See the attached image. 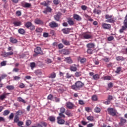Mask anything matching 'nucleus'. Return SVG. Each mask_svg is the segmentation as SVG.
<instances>
[{
	"label": "nucleus",
	"instance_id": "nucleus-32",
	"mask_svg": "<svg viewBox=\"0 0 127 127\" xmlns=\"http://www.w3.org/2000/svg\"><path fill=\"white\" fill-rule=\"evenodd\" d=\"M18 31V33H20V34H24V33H25V31L24 30V29L22 28L19 29Z\"/></svg>",
	"mask_w": 127,
	"mask_h": 127
},
{
	"label": "nucleus",
	"instance_id": "nucleus-27",
	"mask_svg": "<svg viewBox=\"0 0 127 127\" xmlns=\"http://www.w3.org/2000/svg\"><path fill=\"white\" fill-rule=\"evenodd\" d=\"M19 122V117L17 115H15L14 119V123H17Z\"/></svg>",
	"mask_w": 127,
	"mask_h": 127
},
{
	"label": "nucleus",
	"instance_id": "nucleus-51",
	"mask_svg": "<svg viewBox=\"0 0 127 127\" xmlns=\"http://www.w3.org/2000/svg\"><path fill=\"white\" fill-rule=\"evenodd\" d=\"M86 61V60L85 58H82V59H81L80 60V63H81V64L85 63Z\"/></svg>",
	"mask_w": 127,
	"mask_h": 127
},
{
	"label": "nucleus",
	"instance_id": "nucleus-6",
	"mask_svg": "<svg viewBox=\"0 0 127 127\" xmlns=\"http://www.w3.org/2000/svg\"><path fill=\"white\" fill-rule=\"evenodd\" d=\"M61 15H62V13L59 12L56 15H54V18L56 21H59V20H60V18H61Z\"/></svg>",
	"mask_w": 127,
	"mask_h": 127
},
{
	"label": "nucleus",
	"instance_id": "nucleus-63",
	"mask_svg": "<svg viewBox=\"0 0 127 127\" xmlns=\"http://www.w3.org/2000/svg\"><path fill=\"white\" fill-rule=\"evenodd\" d=\"M81 9H82V10H86V9H87V6L86 5H82Z\"/></svg>",
	"mask_w": 127,
	"mask_h": 127
},
{
	"label": "nucleus",
	"instance_id": "nucleus-20",
	"mask_svg": "<svg viewBox=\"0 0 127 127\" xmlns=\"http://www.w3.org/2000/svg\"><path fill=\"white\" fill-rule=\"evenodd\" d=\"M67 23L69 25H74V21L71 18H68L67 19Z\"/></svg>",
	"mask_w": 127,
	"mask_h": 127
},
{
	"label": "nucleus",
	"instance_id": "nucleus-1",
	"mask_svg": "<svg viewBox=\"0 0 127 127\" xmlns=\"http://www.w3.org/2000/svg\"><path fill=\"white\" fill-rule=\"evenodd\" d=\"M83 86L84 83L80 81H78L75 83L74 85L71 86V88L73 90H78V89L82 88Z\"/></svg>",
	"mask_w": 127,
	"mask_h": 127
},
{
	"label": "nucleus",
	"instance_id": "nucleus-39",
	"mask_svg": "<svg viewBox=\"0 0 127 127\" xmlns=\"http://www.w3.org/2000/svg\"><path fill=\"white\" fill-rule=\"evenodd\" d=\"M87 120H88V121H90V122H92V121L94 120V117L92 116H88L87 117Z\"/></svg>",
	"mask_w": 127,
	"mask_h": 127
},
{
	"label": "nucleus",
	"instance_id": "nucleus-19",
	"mask_svg": "<svg viewBox=\"0 0 127 127\" xmlns=\"http://www.w3.org/2000/svg\"><path fill=\"white\" fill-rule=\"evenodd\" d=\"M48 119L52 123H55V117L54 116H50L48 117Z\"/></svg>",
	"mask_w": 127,
	"mask_h": 127
},
{
	"label": "nucleus",
	"instance_id": "nucleus-26",
	"mask_svg": "<svg viewBox=\"0 0 127 127\" xmlns=\"http://www.w3.org/2000/svg\"><path fill=\"white\" fill-rule=\"evenodd\" d=\"M63 43L64 44V45H70V42L69 41L65 40V39H62V40Z\"/></svg>",
	"mask_w": 127,
	"mask_h": 127
},
{
	"label": "nucleus",
	"instance_id": "nucleus-49",
	"mask_svg": "<svg viewBox=\"0 0 127 127\" xmlns=\"http://www.w3.org/2000/svg\"><path fill=\"white\" fill-rule=\"evenodd\" d=\"M92 99L93 101H97V100H98V97H97V95H93Z\"/></svg>",
	"mask_w": 127,
	"mask_h": 127
},
{
	"label": "nucleus",
	"instance_id": "nucleus-55",
	"mask_svg": "<svg viewBox=\"0 0 127 127\" xmlns=\"http://www.w3.org/2000/svg\"><path fill=\"white\" fill-rule=\"evenodd\" d=\"M53 2L54 4H59V0H54Z\"/></svg>",
	"mask_w": 127,
	"mask_h": 127
},
{
	"label": "nucleus",
	"instance_id": "nucleus-29",
	"mask_svg": "<svg viewBox=\"0 0 127 127\" xmlns=\"http://www.w3.org/2000/svg\"><path fill=\"white\" fill-rule=\"evenodd\" d=\"M6 88L9 91H10V90H14V86H13V85H7Z\"/></svg>",
	"mask_w": 127,
	"mask_h": 127
},
{
	"label": "nucleus",
	"instance_id": "nucleus-45",
	"mask_svg": "<svg viewBox=\"0 0 127 127\" xmlns=\"http://www.w3.org/2000/svg\"><path fill=\"white\" fill-rule=\"evenodd\" d=\"M58 47L59 49H62V48L64 47V45H63V44L62 43H60L58 45Z\"/></svg>",
	"mask_w": 127,
	"mask_h": 127
},
{
	"label": "nucleus",
	"instance_id": "nucleus-40",
	"mask_svg": "<svg viewBox=\"0 0 127 127\" xmlns=\"http://www.w3.org/2000/svg\"><path fill=\"white\" fill-rule=\"evenodd\" d=\"M81 75H82V72L81 71H76L75 73V75L76 76V77H80Z\"/></svg>",
	"mask_w": 127,
	"mask_h": 127
},
{
	"label": "nucleus",
	"instance_id": "nucleus-50",
	"mask_svg": "<svg viewBox=\"0 0 127 127\" xmlns=\"http://www.w3.org/2000/svg\"><path fill=\"white\" fill-rule=\"evenodd\" d=\"M26 126H30V125H31V121L27 120L26 122Z\"/></svg>",
	"mask_w": 127,
	"mask_h": 127
},
{
	"label": "nucleus",
	"instance_id": "nucleus-31",
	"mask_svg": "<svg viewBox=\"0 0 127 127\" xmlns=\"http://www.w3.org/2000/svg\"><path fill=\"white\" fill-rule=\"evenodd\" d=\"M70 70L72 72H76V71H77V67L75 66H71L70 67Z\"/></svg>",
	"mask_w": 127,
	"mask_h": 127
},
{
	"label": "nucleus",
	"instance_id": "nucleus-9",
	"mask_svg": "<svg viewBox=\"0 0 127 127\" xmlns=\"http://www.w3.org/2000/svg\"><path fill=\"white\" fill-rule=\"evenodd\" d=\"M52 11V9L51 7L47 6L45 8V10L43 11V13H45V14H47L48 12H51Z\"/></svg>",
	"mask_w": 127,
	"mask_h": 127
},
{
	"label": "nucleus",
	"instance_id": "nucleus-54",
	"mask_svg": "<svg viewBox=\"0 0 127 127\" xmlns=\"http://www.w3.org/2000/svg\"><path fill=\"white\" fill-rule=\"evenodd\" d=\"M78 103H79V105H85V103L84 102V101H83L82 100H79L78 101Z\"/></svg>",
	"mask_w": 127,
	"mask_h": 127
},
{
	"label": "nucleus",
	"instance_id": "nucleus-22",
	"mask_svg": "<svg viewBox=\"0 0 127 127\" xmlns=\"http://www.w3.org/2000/svg\"><path fill=\"white\" fill-rule=\"evenodd\" d=\"M116 60L117 61H124L125 60V58L122 56H118L116 57Z\"/></svg>",
	"mask_w": 127,
	"mask_h": 127
},
{
	"label": "nucleus",
	"instance_id": "nucleus-5",
	"mask_svg": "<svg viewBox=\"0 0 127 127\" xmlns=\"http://www.w3.org/2000/svg\"><path fill=\"white\" fill-rule=\"evenodd\" d=\"M108 111L109 115H111V116H116L117 115V112H116V110L113 108H108Z\"/></svg>",
	"mask_w": 127,
	"mask_h": 127
},
{
	"label": "nucleus",
	"instance_id": "nucleus-43",
	"mask_svg": "<svg viewBox=\"0 0 127 127\" xmlns=\"http://www.w3.org/2000/svg\"><path fill=\"white\" fill-rule=\"evenodd\" d=\"M93 49H88L87 52L88 54H92V53H93Z\"/></svg>",
	"mask_w": 127,
	"mask_h": 127
},
{
	"label": "nucleus",
	"instance_id": "nucleus-64",
	"mask_svg": "<svg viewBox=\"0 0 127 127\" xmlns=\"http://www.w3.org/2000/svg\"><path fill=\"white\" fill-rule=\"evenodd\" d=\"M110 79H111V77L109 76H105L104 77V80H110Z\"/></svg>",
	"mask_w": 127,
	"mask_h": 127
},
{
	"label": "nucleus",
	"instance_id": "nucleus-4",
	"mask_svg": "<svg viewBox=\"0 0 127 127\" xmlns=\"http://www.w3.org/2000/svg\"><path fill=\"white\" fill-rule=\"evenodd\" d=\"M35 54H34V56H37L38 54H41L42 53V51H41V48L39 47H37L35 50H34Z\"/></svg>",
	"mask_w": 127,
	"mask_h": 127
},
{
	"label": "nucleus",
	"instance_id": "nucleus-48",
	"mask_svg": "<svg viewBox=\"0 0 127 127\" xmlns=\"http://www.w3.org/2000/svg\"><path fill=\"white\" fill-rule=\"evenodd\" d=\"M36 65V64H35V63H30V67H31V68H35Z\"/></svg>",
	"mask_w": 127,
	"mask_h": 127
},
{
	"label": "nucleus",
	"instance_id": "nucleus-36",
	"mask_svg": "<svg viewBox=\"0 0 127 127\" xmlns=\"http://www.w3.org/2000/svg\"><path fill=\"white\" fill-rule=\"evenodd\" d=\"M64 113H59V117H57L58 119H61L62 118H64V119H65V117L64 115Z\"/></svg>",
	"mask_w": 127,
	"mask_h": 127
},
{
	"label": "nucleus",
	"instance_id": "nucleus-17",
	"mask_svg": "<svg viewBox=\"0 0 127 127\" xmlns=\"http://www.w3.org/2000/svg\"><path fill=\"white\" fill-rule=\"evenodd\" d=\"M126 123H127V120L126 119H124L123 117L120 118V123H119V125L123 126Z\"/></svg>",
	"mask_w": 127,
	"mask_h": 127
},
{
	"label": "nucleus",
	"instance_id": "nucleus-24",
	"mask_svg": "<svg viewBox=\"0 0 127 127\" xmlns=\"http://www.w3.org/2000/svg\"><path fill=\"white\" fill-rule=\"evenodd\" d=\"M13 24L15 26H20L21 25V21H15L13 22Z\"/></svg>",
	"mask_w": 127,
	"mask_h": 127
},
{
	"label": "nucleus",
	"instance_id": "nucleus-21",
	"mask_svg": "<svg viewBox=\"0 0 127 127\" xmlns=\"http://www.w3.org/2000/svg\"><path fill=\"white\" fill-rule=\"evenodd\" d=\"M49 78H51V79H54L56 78V73L55 72H52L50 74Z\"/></svg>",
	"mask_w": 127,
	"mask_h": 127
},
{
	"label": "nucleus",
	"instance_id": "nucleus-15",
	"mask_svg": "<svg viewBox=\"0 0 127 127\" xmlns=\"http://www.w3.org/2000/svg\"><path fill=\"white\" fill-rule=\"evenodd\" d=\"M9 93H3L0 96V101H3L4 99H6L7 95H8Z\"/></svg>",
	"mask_w": 127,
	"mask_h": 127
},
{
	"label": "nucleus",
	"instance_id": "nucleus-7",
	"mask_svg": "<svg viewBox=\"0 0 127 127\" xmlns=\"http://www.w3.org/2000/svg\"><path fill=\"white\" fill-rule=\"evenodd\" d=\"M49 26L51 27V28H54L55 27H58V24L55 22V21H52L49 24Z\"/></svg>",
	"mask_w": 127,
	"mask_h": 127
},
{
	"label": "nucleus",
	"instance_id": "nucleus-12",
	"mask_svg": "<svg viewBox=\"0 0 127 127\" xmlns=\"http://www.w3.org/2000/svg\"><path fill=\"white\" fill-rule=\"evenodd\" d=\"M64 61L66 63H68V64H72V63H73V61L72 60V59H71L70 57L65 58L64 59Z\"/></svg>",
	"mask_w": 127,
	"mask_h": 127
},
{
	"label": "nucleus",
	"instance_id": "nucleus-59",
	"mask_svg": "<svg viewBox=\"0 0 127 127\" xmlns=\"http://www.w3.org/2000/svg\"><path fill=\"white\" fill-rule=\"evenodd\" d=\"M2 56H3V57H7L8 55H7V53L6 52H4L3 54H2Z\"/></svg>",
	"mask_w": 127,
	"mask_h": 127
},
{
	"label": "nucleus",
	"instance_id": "nucleus-18",
	"mask_svg": "<svg viewBox=\"0 0 127 127\" xmlns=\"http://www.w3.org/2000/svg\"><path fill=\"white\" fill-rule=\"evenodd\" d=\"M66 107L69 109H73L74 108V105L71 102H67L66 103Z\"/></svg>",
	"mask_w": 127,
	"mask_h": 127
},
{
	"label": "nucleus",
	"instance_id": "nucleus-25",
	"mask_svg": "<svg viewBox=\"0 0 127 127\" xmlns=\"http://www.w3.org/2000/svg\"><path fill=\"white\" fill-rule=\"evenodd\" d=\"M60 114H64L66 112V109L64 107H61L60 108Z\"/></svg>",
	"mask_w": 127,
	"mask_h": 127
},
{
	"label": "nucleus",
	"instance_id": "nucleus-16",
	"mask_svg": "<svg viewBox=\"0 0 127 127\" xmlns=\"http://www.w3.org/2000/svg\"><path fill=\"white\" fill-rule=\"evenodd\" d=\"M86 46L88 49H94V48H95V44L89 43L87 44Z\"/></svg>",
	"mask_w": 127,
	"mask_h": 127
},
{
	"label": "nucleus",
	"instance_id": "nucleus-41",
	"mask_svg": "<svg viewBox=\"0 0 127 127\" xmlns=\"http://www.w3.org/2000/svg\"><path fill=\"white\" fill-rule=\"evenodd\" d=\"M84 38L85 39H89L91 38V35L89 34H85L83 36Z\"/></svg>",
	"mask_w": 127,
	"mask_h": 127
},
{
	"label": "nucleus",
	"instance_id": "nucleus-47",
	"mask_svg": "<svg viewBox=\"0 0 127 127\" xmlns=\"http://www.w3.org/2000/svg\"><path fill=\"white\" fill-rule=\"evenodd\" d=\"M95 113H100L101 112V109H100V108L96 107L95 109Z\"/></svg>",
	"mask_w": 127,
	"mask_h": 127
},
{
	"label": "nucleus",
	"instance_id": "nucleus-8",
	"mask_svg": "<svg viewBox=\"0 0 127 127\" xmlns=\"http://www.w3.org/2000/svg\"><path fill=\"white\" fill-rule=\"evenodd\" d=\"M102 27L104 29H110L112 27V25L110 24L103 23L102 24Z\"/></svg>",
	"mask_w": 127,
	"mask_h": 127
},
{
	"label": "nucleus",
	"instance_id": "nucleus-56",
	"mask_svg": "<svg viewBox=\"0 0 127 127\" xmlns=\"http://www.w3.org/2000/svg\"><path fill=\"white\" fill-rule=\"evenodd\" d=\"M14 116V115H13V113H11L9 116V119L10 120H12V119H13Z\"/></svg>",
	"mask_w": 127,
	"mask_h": 127
},
{
	"label": "nucleus",
	"instance_id": "nucleus-52",
	"mask_svg": "<svg viewBox=\"0 0 127 127\" xmlns=\"http://www.w3.org/2000/svg\"><path fill=\"white\" fill-rule=\"evenodd\" d=\"M16 14L18 16H20L21 15V12L19 10H18L16 12Z\"/></svg>",
	"mask_w": 127,
	"mask_h": 127
},
{
	"label": "nucleus",
	"instance_id": "nucleus-35",
	"mask_svg": "<svg viewBox=\"0 0 127 127\" xmlns=\"http://www.w3.org/2000/svg\"><path fill=\"white\" fill-rule=\"evenodd\" d=\"M35 73L36 75H41L42 74V72H41V70L38 69L35 71Z\"/></svg>",
	"mask_w": 127,
	"mask_h": 127
},
{
	"label": "nucleus",
	"instance_id": "nucleus-2",
	"mask_svg": "<svg viewBox=\"0 0 127 127\" xmlns=\"http://www.w3.org/2000/svg\"><path fill=\"white\" fill-rule=\"evenodd\" d=\"M105 18L106 22H109V23H114V22H116V20H115V18L113 17V15H109V14H106L105 15Z\"/></svg>",
	"mask_w": 127,
	"mask_h": 127
},
{
	"label": "nucleus",
	"instance_id": "nucleus-28",
	"mask_svg": "<svg viewBox=\"0 0 127 127\" xmlns=\"http://www.w3.org/2000/svg\"><path fill=\"white\" fill-rule=\"evenodd\" d=\"M10 42H11V43H16V42H17V40L12 37H10Z\"/></svg>",
	"mask_w": 127,
	"mask_h": 127
},
{
	"label": "nucleus",
	"instance_id": "nucleus-58",
	"mask_svg": "<svg viewBox=\"0 0 127 127\" xmlns=\"http://www.w3.org/2000/svg\"><path fill=\"white\" fill-rule=\"evenodd\" d=\"M30 29L31 30H34V29H35V26H34V25H32H32L30 27Z\"/></svg>",
	"mask_w": 127,
	"mask_h": 127
},
{
	"label": "nucleus",
	"instance_id": "nucleus-53",
	"mask_svg": "<svg viewBox=\"0 0 127 127\" xmlns=\"http://www.w3.org/2000/svg\"><path fill=\"white\" fill-rule=\"evenodd\" d=\"M53 99V96L52 94H50V95L48 96V100H52Z\"/></svg>",
	"mask_w": 127,
	"mask_h": 127
},
{
	"label": "nucleus",
	"instance_id": "nucleus-23",
	"mask_svg": "<svg viewBox=\"0 0 127 127\" xmlns=\"http://www.w3.org/2000/svg\"><path fill=\"white\" fill-rule=\"evenodd\" d=\"M32 23H31V22H27L25 24V27H26L27 28H29L31 25H32Z\"/></svg>",
	"mask_w": 127,
	"mask_h": 127
},
{
	"label": "nucleus",
	"instance_id": "nucleus-13",
	"mask_svg": "<svg viewBox=\"0 0 127 127\" xmlns=\"http://www.w3.org/2000/svg\"><path fill=\"white\" fill-rule=\"evenodd\" d=\"M73 18L74 19H76V20H77V21H80L82 20V18L81 17V16H79V15L77 14H74L73 15Z\"/></svg>",
	"mask_w": 127,
	"mask_h": 127
},
{
	"label": "nucleus",
	"instance_id": "nucleus-42",
	"mask_svg": "<svg viewBox=\"0 0 127 127\" xmlns=\"http://www.w3.org/2000/svg\"><path fill=\"white\" fill-rule=\"evenodd\" d=\"M16 116H21V115L23 114V112L20 110H19L16 112Z\"/></svg>",
	"mask_w": 127,
	"mask_h": 127
},
{
	"label": "nucleus",
	"instance_id": "nucleus-10",
	"mask_svg": "<svg viewBox=\"0 0 127 127\" xmlns=\"http://www.w3.org/2000/svg\"><path fill=\"white\" fill-rule=\"evenodd\" d=\"M72 28H65L62 29V31L64 33V34H68L70 33V31L72 30Z\"/></svg>",
	"mask_w": 127,
	"mask_h": 127
},
{
	"label": "nucleus",
	"instance_id": "nucleus-37",
	"mask_svg": "<svg viewBox=\"0 0 127 127\" xmlns=\"http://www.w3.org/2000/svg\"><path fill=\"white\" fill-rule=\"evenodd\" d=\"M122 70V67H118L117 68V70L115 71V73H116L117 74H120V72H121Z\"/></svg>",
	"mask_w": 127,
	"mask_h": 127
},
{
	"label": "nucleus",
	"instance_id": "nucleus-46",
	"mask_svg": "<svg viewBox=\"0 0 127 127\" xmlns=\"http://www.w3.org/2000/svg\"><path fill=\"white\" fill-rule=\"evenodd\" d=\"M19 87L23 89V88H25V85H24V84H23V83H20Z\"/></svg>",
	"mask_w": 127,
	"mask_h": 127
},
{
	"label": "nucleus",
	"instance_id": "nucleus-3",
	"mask_svg": "<svg viewBox=\"0 0 127 127\" xmlns=\"http://www.w3.org/2000/svg\"><path fill=\"white\" fill-rule=\"evenodd\" d=\"M124 25L122 27V28L119 30L120 33H123L124 30H127V20H124Z\"/></svg>",
	"mask_w": 127,
	"mask_h": 127
},
{
	"label": "nucleus",
	"instance_id": "nucleus-57",
	"mask_svg": "<svg viewBox=\"0 0 127 127\" xmlns=\"http://www.w3.org/2000/svg\"><path fill=\"white\" fill-rule=\"evenodd\" d=\"M42 126H43V127H47V123L44 122H42L41 123Z\"/></svg>",
	"mask_w": 127,
	"mask_h": 127
},
{
	"label": "nucleus",
	"instance_id": "nucleus-60",
	"mask_svg": "<svg viewBox=\"0 0 127 127\" xmlns=\"http://www.w3.org/2000/svg\"><path fill=\"white\" fill-rule=\"evenodd\" d=\"M36 31L37 32H42V29H41L40 28H38L36 29Z\"/></svg>",
	"mask_w": 127,
	"mask_h": 127
},
{
	"label": "nucleus",
	"instance_id": "nucleus-34",
	"mask_svg": "<svg viewBox=\"0 0 127 127\" xmlns=\"http://www.w3.org/2000/svg\"><path fill=\"white\" fill-rule=\"evenodd\" d=\"M17 101L18 102H22V103H23V104H25V103H26L25 102V100H24L23 99H22V98L21 97H18L17 98Z\"/></svg>",
	"mask_w": 127,
	"mask_h": 127
},
{
	"label": "nucleus",
	"instance_id": "nucleus-30",
	"mask_svg": "<svg viewBox=\"0 0 127 127\" xmlns=\"http://www.w3.org/2000/svg\"><path fill=\"white\" fill-rule=\"evenodd\" d=\"M93 79L94 80H98V79H100V75L98 74H96L93 75Z\"/></svg>",
	"mask_w": 127,
	"mask_h": 127
},
{
	"label": "nucleus",
	"instance_id": "nucleus-44",
	"mask_svg": "<svg viewBox=\"0 0 127 127\" xmlns=\"http://www.w3.org/2000/svg\"><path fill=\"white\" fill-rule=\"evenodd\" d=\"M24 7H30L31 6V4L29 3H25L24 5Z\"/></svg>",
	"mask_w": 127,
	"mask_h": 127
},
{
	"label": "nucleus",
	"instance_id": "nucleus-11",
	"mask_svg": "<svg viewBox=\"0 0 127 127\" xmlns=\"http://www.w3.org/2000/svg\"><path fill=\"white\" fill-rule=\"evenodd\" d=\"M34 22L36 24H39L40 25L43 24V21L39 18L35 19Z\"/></svg>",
	"mask_w": 127,
	"mask_h": 127
},
{
	"label": "nucleus",
	"instance_id": "nucleus-61",
	"mask_svg": "<svg viewBox=\"0 0 127 127\" xmlns=\"http://www.w3.org/2000/svg\"><path fill=\"white\" fill-rule=\"evenodd\" d=\"M13 78H14V80H15V81L19 80V79H20V77L17 76H14Z\"/></svg>",
	"mask_w": 127,
	"mask_h": 127
},
{
	"label": "nucleus",
	"instance_id": "nucleus-14",
	"mask_svg": "<svg viewBox=\"0 0 127 127\" xmlns=\"http://www.w3.org/2000/svg\"><path fill=\"white\" fill-rule=\"evenodd\" d=\"M57 122L59 125H64V124H65V120H64V119L57 118Z\"/></svg>",
	"mask_w": 127,
	"mask_h": 127
},
{
	"label": "nucleus",
	"instance_id": "nucleus-33",
	"mask_svg": "<svg viewBox=\"0 0 127 127\" xmlns=\"http://www.w3.org/2000/svg\"><path fill=\"white\" fill-rule=\"evenodd\" d=\"M64 113L65 115H66V116H68V117H72V113H71V112H70L68 110H67Z\"/></svg>",
	"mask_w": 127,
	"mask_h": 127
},
{
	"label": "nucleus",
	"instance_id": "nucleus-62",
	"mask_svg": "<svg viewBox=\"0 0 127 127\" xmlns=\"http://www.w3.org/2000/svg\"><path fill=\"white\" fill-rule=\"evenodd\" d=\"M108 41H112V40H114V37L113 36H110L108 38Z\"/></svg>",
	"mask_w": 127,
	"mask_h": 127
},
{
	"label": "nucleus",
	"instance_id": "nucleus-38",
	"mask_svg": "<svg viewBox=\"0 0 127 127\" xmlns=\"http://www.w3.org/2000/svg\"><path fill=\"white\" fill-rule=\"evenodd\" d=\"M9 113H10V111L9 110H5L3 112V116H7L8 114H9Z\"/></svg>",
	"mask_w": 127,
	"mask_h": 127
}]
</instances>
